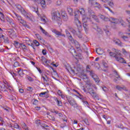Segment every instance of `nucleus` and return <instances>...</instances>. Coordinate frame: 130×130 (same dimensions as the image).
I'll return each mask as SVG.
<instances>
[{"instance_id": "nucleus-1", "label": "nucleus", "mask_w": 130, "mask_h": 130, "mask_svg": "<svg viewBox=\"0 0 130 130\" xmlns=\"http://www.w3.org/2000/svg\"><path fill=\"white\" fill-rule=\"evenodd\" d=\"M114 50H115L114 53L112 52H109L110 56L114 57L116 60L120 63H126L125 60L121 57L122 56V55L120 53V51L115 49H114Z\"/></svg>"}, {"instance_id": "nucleus-2", "label": "nucleus", "mask_w": 130, "mask_h": 130, "mask_svg": "<svg viewBox=\"0 0 130 130\" xmlns=\"http://www.w3.org/2000/svg\"><path fill=\"white\" fill-rule=\"evenodd\" d=\"M86 73L89 74V75L91 76V77L93 79L95 83L98 84V83L100 82V79H99V77L97 76V75L95 74L94 71L91 70V69H90V66L89 65H87L86 66Z\"/></svg>"}, {"instance_id": "nucleus-3", "label": "nucleus", "mask_w": 130, "mask_h": 130, "mask_svg": "<svg viewBox=\"0 0 130 130\" xmlns=\"http://www.w3.org/2000/svg\"><path fill=\"white\" fill-rule=\"evenodd\" d=\"M66 98L69 104H70L71 106H73L74 108H78V107H79L76 100H75V99H74L72 96H66Z\"/></svg>"}, {"instance_id": "nucleus-4", "label": "nucleus", "mask_w": 130, "mask_h": 130, "mask_svg": "<svg viewBox=\"0 0 130 130\" xmlns=\"http://www.w3.org/2000/svg\"><path fill=\"white\" fill-rule=\"evenodd\" d=\"M57 14L58 16H60V14L59 12H58V11H52L51 13L52 16V20L53 21H56L57 20V18L59 19V16H57Z\"/></svg>"}, {"instance_id": "nucleus-5", "label": "nucleus", "mask_w": 130, "mask_h": 130, "mask_svg": "<svg viewBox=\"0 0 130 130\" xmlns=\"http://www.w3.org/2000/svg\"><path fill=\"white\" fill-rule=\"evenodd\" d=\"M7 33L10 37H17L16 31L13 29H8Z\"/></svg>"}, {"instance_id": "nucleus-6", "label": "nucleus", "mask_w": 130, "mask_h": 130, "mask_svg": "<svg viewBox=\"0 0 130 130\" xmlns=\"http://www.w3.org/2000/svg\"><path fill=\"white\" fill-rule=\"evenodd\" d=\"M65 69H66V70H67L68 72H71L72 74H76V75L77 74H79V70L73 69V68L71 67H69V68H68V67H67V66H65Z\"/></svg>"}, {"instance_id": "nucleus-7", "label": "nucleus", "mask_w": 130, "mask_h": 130, "mask_svg": "<svg viewBox=\"0 0 130 130\" xmlns=\"http://www.w3.org/2000/svg\"><path fill=\"white\" fill-rule=\"evenodd\" d=\"M75 22H78V23H77V26L79 28V27L82 26V23H81V21L79 20V19L78 18V14H77L76 13H75Z\"/></svg>"}, {"instance_id": "nucleus-8", "label": "nucleus", "mask_w": 130, "mask_h": 130, "mask_svg": "<svg viewBox=\"0 0 130 130\" xmlns=\"http://www.w3.org/2000/svg\"><path fill=\"white\" fill-rule=\"evenodd\" d=\"M52 32L53 33H54L56 34V35H57L58 36H62L63 37H66V35L61 34L60 31L58 30H57L55 29H52Z\"/></svg>"}, {"instance_id": "nucleus-9", "label": "nucleus", "mask_w": 130, "mask_h": 130, "mask_svg": "<svg viewBox=\"0 0 130 130\" xmlns=\"http://www.w3.org/2000/svg\"><path fill=\"white\" fill-rule=\"evenodd\" d=\"M65 32L66 33V35L67 37H68L69 40L71 42H73L74 41V39L73 38V36L71 35V33L69 31H68V29L65 30Z\"/></svg>"}, {"instance_id": "nucleus-10", "label": "nucleus", "mask_w": 130, "mask_h": 130, "mask_svg": "<svg viewBox=\"0 0 130 130\" xmlns=\"http://www.w3.org/2000/svg\"><path fill=\"white\" fill-rule=\"evenodd\" d=\"M80 78L82 79L84 82H87V80H89L88 76L82 73H81Z\"/></svg>"}, {"instance_id": "nucleus-11", "label": "nucleus", "mask_w": 130, "mask_h": 130, "mask_svg": "<svg viewBox=\"0 0 130 130\" xmlns=\"http://www.w3.org/2000/svg\"><path fill=\"white\" fill-rule=\"evenodd\" d=\"M118 34L120 37H121V38H122V39H123L124 41H127V39H128V37H127V36H123V33L119 31L118 32Z\"/></svg>"}, {"instance_id": "nucleus-12", "label": "nucleus", "mask_w": 130, "mask_h": 130, "mask_svg": "<svg viewBox=\"0 0 130 130\" xmlns=\"http://www.w3.org/2000/svg\"><path fill=\"white\" fill-rule=\"evenodd\" d=\"M0 38H3V39H4L5 43L9 44V38L8 37L2 35Z\"/></svg>"}, {"instance_id": "nucleus-13", "label": "nucleus", "mask_w": 130, "mask_h": 130, "mask_svg": "<svg viewBox=\"0 0 130 130\" xmlns=\"http://www.w3.org/2000/svg\"><path fill=\"white\" fill-rule=\"evenodd\" d=\"M7 87H6V85H5V84H2L1 85H0V91H1V92H7Z\"/></svg>"}, {"instance_id": "nucleus-14", "label": "nucleus", "mask_w": 130, "mask_h": 130, "mask_svg": "<svg viewBox=\"0 0 130 130\" xmlns=\"http://www.w3.org/2000/svg\"><path fill=\"white\" fill-rule=\"evenodd\" d=\"M116 88L118 90V91H122L123 90L124 91H127V89H126V87L125 86H120L119 85H117L116 86Z\"/></svg>"}, {"instance_id": "nucleus-15", "label": "nucleus", "mask_w": 130, "mask_h": 130, "mask_svg": "<svg viewBox=\"0 0 130 130\" xmlns=\"http://www.w3.org/2000/svg\"><path fill=\"white\" fill-rule=\"evenodd\" d=\"M71 42L72 43H74L75 47L76 48H77V49H80V48H81V45H80V44H79V43L77 41L74 40V41Z\"/></svg>"}, {"instance_id": "nucleus-16", "label": "nucleus", "mask_w": 130, "mask_h": 130, "mask_svg": "<svg viewBox=\"0 0 130 130\" xmlns=\"http://www.w3.org/2000/svg\"><path fill=\"white\" fill-rule=\"evenodd\" d=\"M87 93H89L90 95H92L93 94V95H96V92H93L94 90H93V88L91 87L87 88Z\"/></svg>"}, {"instance_id": "nucleus-17", "label": "nucleus", "mask_w": 130, "mask_h": 130, "mask_svg": "<svg viewBox=\"0 0 130 130\" xmlns=\"http://www.w3.org/2000/svg\"><path fill=\"white\" fill-rule=\"evenodd\" d=\"M114 42H115V44H116L118 46H120V47L123 46V44L122 43V42H120V41L118 39L117 40L114 41Z\"/></svg>"}, {"instance_id": "nucleus-18", "label": "nucleus", "mask_w": 130, "mask_h": 130, "mask_svg": "<svg viewBox=\"0 0 130 130\" xmlns=\"http://www.w3.org/2000/svg\"><path fill=\"white\" fill-rule=\"evenodd\" d=\"M88 15L90 17L93 16L94 14H95V12H94V11H92V9H91V8H88Z\"/></svg>"}, {"instance_id": "nucleus-19", "label": "nucleus", "mask_w": 130, "mask_h": 130, "mask_svg": "<svg viewBox=\"0 0 130 130\" xmlns=\"http://www.w3.org/2000/svg\"><path fill=\"white\" fill-rule=\"evenodd\" d=\"M13 44L15 46V47H16V48H20V47H21V45L22 44H20L19 43V42H17L16 41H14Z\"/></svg>"}, {"instance_id": "nucleus-20", "label": "nucleus", "mask_w": 130, "mask_h": 130, "mask_svg": "<svg viewBox=\"0 0 130 130\" xmlns=\"http://www.w3.org/2000/svg\"><path fill=\"white\" fill-rule=\"evenodd\" d=\"M17 20L18 21V22H19L20 24H23V23H25V20L24 19H22V17H21V16L19 15V16H18L17 17Z\"/></svg>"}, {"instance_id": "nucleus-21", "label": "nucleus", "mask_w": 130, "mask_h": 130, "mask_svg": "<svg viewBox=\"0 0 130 130\" xmlns=\"http://www.w3.org/2000/svg\"><path fill=\"white\" fill-rule=\"evenodd\" d=\"M42 79H43L44 82H46V83H47V82L49 81V77H48L47 75H44V76H43V75H42Z\"/></svg>"}, {"instance_id": "nucleus-22", "label": "nucleus", "mask_w": 130, "mask_h": 130, "mask_svg": "<svg viewBox=\"0 0 130 130\" xmlns=\"http://www.w3.org/2000/svg\"><path fill=\"white\" fill-rule=\"evenodd\" d=\"M110 19L111 20V21H110L111 22H112L113 24H117V23H118V22L117 21V18H115L113 17H111L110 18Z\"/></svg>"}, {"instance_id": "nucleus-23", "label": "nucleus", "mask_w": 130, "mask_h": 130, "mask_svg": "<svg viewBox=\"0 0 130 130\" xmlns=\"http://www.w3.org/2000/svg\"><path fill=\"white\" fill-rule=\"evenodd\" d=\"M55 101L57 103L58 106H62V103L61 101L59 100V99H57V98H55Z\"/></svg>"}, {"instance_id": "nucleus-24", "label": "nucleus", "mask_w": 130, "mask_h": 130, "mask_svg": "<svg viewBox=\"0 0 130 130\" xmlns=\"http://www.w3.org/2000/svg\"><path fill=\"white\" fill-rule=\"evenodd\" d=\"M41 61H42L44 64V63H46L48 67L49 66V65L47 63V59H46L44 56L41 57Z\"/></svg>"}, {"instance_id": "nucleus-25", "label": "nucleus", "mask_w": 130, "mask_h": 130, "mask_svg": "<svg viewBox=\"0 0 130 130\" xmlns=\"http://www.w3.org/2000/svg\"><path fill=\"white\" fill-rule=\"evenodd\" d=\"M67 10H68V12L69 15H70V16H73V9L72 8H71L70 6H69L67 8Z\"/></svg>"}, {"instance_id": "nucleus-26", "label": "nucleus", "mask_w": 130, "mask_h": 130, "mask_svg": "<svg viewBox=\"0 0 130 130\" xmlns=\"http://www.w3.org/2000/svg\"><path fill=\"white\" fill-rule=\"evenodd\" d=\"M40 4L41 5L42 8V9H45V8H46V4L45 3V1L44 0H42L40 2Z\"/></svg>"}, {"instance_id": "nucleus-27", "label": "nucleus", "mask_w": 130, "mask_h": 130, "mask_svg": "<svg viewBox=\"0 0 130 130\" xmlns=\"http://www.w3.org/2000/svg\"><path fill=\"white\" fill-rule=\"evenodd\" d=\"M96 52L99 55H102L103 54V50L100 49V48L96 49Z\"/></svg>"}, {"instance_id": "nucleus-28", "label": "nucleus", "mask_w": 130, "mask_h": 130, "mask_svg": "<svg viewBox=\"0 0 130 130\" xmlns=\"http://www.w3.org/2000/svg\"><path fill=\"white\" fill-rule=\"evenodd\" d=\"M62 15V17L63 20H64V21H68V15H67V14L64 13H61Z\"/></svg>"}, {"instance_id": "nucleus-29", "label": "nucleus", "mask_w": 130, "mask_h": 130, "mask_svg": "<svg viewBox=\"0 0 130 130\" xmlns=\"http://www.w3.org/2000/svg\"><path fill=\"white\" fill-rule=\"evenodd\" d=\"M15 6L18 11H19V12H20L21 11H22V9H23V7H22V6H21V5L19 4H16Z\"/></svg>"}, {"instance_id": "nucleus-30", "label": "nucleus", "mask_w": 130, "mask_h": 130, "mask_svg": "<svg viewBox=\"0 0 130 130\" xmlns=\"http://www.w3.org/2000/svg\"><path fill=\"white\" fill-rule=\"evenodd\" d=\"M85 83H86L87 85H88V86H89V87H92V85L93 84V83H92V82H91V81H90V79H88L87 80H86V81H85Z\"/></svg>"}, {"instance_id": "nucleus-31", "label": "nucleus", "mask_w": 130, "mask_h": 130, "mask_svg": "<svg viewBox=\"0 0 130 130\" xmlns=\"http://www.w3.org/2000/svg\"><path fill=\"white\" fill-rule=\"evenodd\" d=\"M89 3L91 4V6L93 7L95 6V4L97 3V0H89Z\"/></svg>"}, {"instance_id": "nucleus-32", "label": "nucleus", "mask_w": 130, "mask_h": 130, "mask_svg": "<svg viewBox=\"0 0 130 130\" xmlns=\"http://www.w3.org/2000/svg\"><path fill=\"white\" fill-rule=\"evenodd\" d=\"M114 74L116 79H119V78H120L119 74H118V73L116 70L114 71Z\"/></svg>"}, {"instance_id": "nucleus-33", "label": "nucleus", "mask_w": 130, "mask_h": 130, "mask_svg": "<svg viewBox=\"0 0 130 130\" xmlns=\"http://www.w3.org/2000/svg\"><path fill=\"white\" fill-rule=\"evenodd\" d=\"M92 19H94V20H95V21H96V22H99V20L98 19V17H97V16H96V15L93 14V15H91V16Z\"/></svg>"}, {"instance_id": "nucleus-34", "label": "nucleus", "mask_w": 130, "mask_h": 130, "mask_svg": "<svg viewBox=\"0 0 130 130\" xmlns=\"http://www.w3.org/2000/svg\"><path fill=\"white\" fill-rule=\"evenodd\" d=\"M76 36H78L79 39H82V38H83V37H82V35L81 34V31H77L76 33Z\"/></svg>"}, {"instance_id": "nucleus-35", "label": "nucleus", "mask_w": 130, "mask_h": 130, "mask_svg": "<svg viewBox=\"0 0 130 130\" xmlns=\"http://www.w3.org/2000/svg\"><path fill=\"white\" fill-rule=\"evenodd\" d=\"M79 12L81 14V15L85 16V10L84 9V8H81V9H80Z\"/></svg>"}, {"instance_id": "nucleus-36", "label": "nucleus", "mask_w": 130, "mask_h": 130, "mask_svg": "<svg viewBox=\"0 0 130 130\" xmlns=\"http://www.w3.org/2000/svg\"><path fill=\"white\" fill-rule=\"evenodd\" d=\"M83 25L85 30L88 31V30H89V26H88V24H87V23H83Z\"/></svg>"}, {"instance_id": "nucleus-37", "label": "nucleus", "mask_w": 130, "mask_h": 130, "mask_svg": "<svg viewBox=\"0 0 130 130\" xmlns=\"http://www.w3.org/2000/svg\"><path fill=\"white\" fill-rule=\"evenodd\" d=\"M112 0H109V1L107 2V3H108V5L110 7H111L112 8L114 6V3L113 2H111Z\"/></svg>"}, {"instance_id": "nucleus-38", "label": "nucleus", "mask_w": 130, "mask_h": 130, "mask_svg": "<svg viewBox=\"0 0 130 130\" xmlns=\"http://www.w3.org/2000/svg\"><path fill=\"white\" fill-rule=\"evenodd\" d=\"M42 33H43V34H45V35H46V36H48V37H51V36L48 34V32H47L46 31H45V30H42Z\"/></svg>"}, {"instance_id": "nucleus-39", "label": "nucleus", "mask_w": 130, "mask_h": 130, "mask_svg": "<svg viewBox=\"0 0 130 130\" xmlns=\"http://www.w3.org/2000/svg\"><path fill=\"white\" fill-rule=\"evenodd\" d=\"M22 26H24V27H25L26 28H27L28 29H30V26L27 24V22L26 21L25 22H23V23L22 24Z\"/></svg>"}, {"instance_id": "nucleus-40", "label": "nucleus", "mask_w": 130, "mask_h": 130, "mask_svg": "<svg viewBox=\"0 0 130 130\" xmlns=\"http://www.w3.org/2000/svg\"><path fill=\"white\" fill-rule=\"evenodd\" d=\"M22 128H24V129L29 130V129L28 128V127H27V125H26L25 123H23L22 124Z\"/></svg>"}, {"instance_id": "nucleus-41", "label": "nucleus", "mask_w": 130, "mask_h": 130, "mask_svg": "<svg viewBox=\"0 0 130 130\" xmlns=\"http://www.w3.org/2000/svg\"><path fill=\"white\" fill-rule=\"evenodd\" d=\"M93 7H94V8H98L99 9H101V5H100V4L98 3V2H96Z\"/></svg>"}, {"instance_id": "nucleus-42", "label": "nucleus", "mask_w": 130, "mask_h": 130, "mask_svg": "<svg viewBox=\"0 0 130 130\" xmlns=\"http://www.w3.org/2000/svg\"><path fill=\"white\" fill-rule=\"evenodd\" d=\"M20 12L21 13V14H22V15H24V16H26V15H27V14H28L26 12V11H25L24 8L22 9V10L20 11Z\"/></svg>"}, {"instance_id": "nucleus-43", "label": "nucleus", "mask_w": 130, "mask_h": 130, "mask_svg": "<svg viewBox=\"0 0 130 130\" xmlns=\"http://www.w3.org/2000/svg\"><path fill=\"white\" fill-rule=\"evenodd\" d=\"M9 23L10 24H11V25H12V27H13L14 28L16 27V24H15V23H14V22L13 21V20L10 19Z\"/></svg>"}, {"instance_id": "nucleus-44", "label": "nucleus", "mask_w": 130, "mask_h": 130, "mask_svg": "<svg viewBox=\"0 0 130 130\" xmlns=\"http://www.w3.org/2000/svg\"><path fill=\"white\" fill-rule=\"evenodd\" d=\"M18 73L20 76H22V75H24V73H23V70L21 69H19V70L18 71Z\"/></svg>"}, {"instance_id": "nucleus-45", "label": "nucleus", "mask_w": 130, "mask_h": 130, "mask_svg": "<svg viewBox=\"0 0 130 130\" xmlns=\"http://www.w3.org/2000/svg\"><path fill=\"white\" fill-rule=\"evenodd\" d=\"M33 43L35 44L36 46H39L40 45L39 42H38V41L36 40H34L33 41Z\"/></svg>"}, {"instance_id": "nucleus-46", "label": "nucleus", "mask_w": 130, "mask_h": 130, "mask_svg": "<svg viewBox=\"0 0 130 130\" xmlns=\"http://www.w3.org/2000/svg\"><path fill=\"white\" fill-rule=\"evenodd\" d=\"M70 31L71 32H72V33H73V34H74V35H77V33H78V32H77L75 29H73V28H71L70 29Z\"/></svg>"}, {"instance_id": "nucleus-47", "label": "nucleus", "mask_w": 130, "mask_h": 130, "mask_svg": "<svg viewBox=\"0 0 130 130\" xmlns=\"http://www.w3.org/2000/svg\"><path fill=\"white\" fill-rule=\"evenodd\" d=\"M20 46L22 48L23 50H27V47L26 46V45L23 44H21Z\"/></svg>"}, {"instance_id": "nucleus-48", "label": "nucleus", "mask_w": 130, "mask_h": 130, "mask_svg": "<svg viewBox=\"0 0 130 130\" xmlns=\"http://www.w3.org/2000/svg\"><path fill=\"white\" fill-rule=\"evenodd\" d=\"M35 35H36L37 38H38V39H39V40H42V37H41V36H40V35H39V34H36Z\"/></svg>"}, {"instance_id": "nucleus-49", "label": "nucleus", "mask_w": 130, "mask_h": 130, "mask_svg": "<svg viewBox=\"0 0 130 130\" xmlns=\"http://www.w3.org/2000/svg\"><path fill=\"white\" fill-rule=\"evenodd\" d=\"M47 49H48V50H49V51H50L51 53H52L54 51L53 49H52V48H51V47L50 46L47 47Z\"/></svg>"}, {"instance_id": "nucleus-50", "label": "nucleus", "mask_w": 130, "mask_h": 130, "mask_svg": "<svg viewBox=\"0 0 130 130\" xmlns=\"http://www.w3.org/2000/svg\"><path fill=\"white\" fill-rule=\"evenodd\" d=\"M87 19H90V18H87V17L83 18L82 22H83V24H86L87 23Z\"/></svg>"}, {"instance_id": "nucleus-51", "label": "nucleus", "mask_w": 130, "mask_h": 130, "mask_svg": "<svg viewBox=\"0 0 130 130\" xmlns=\"http://www.w3.org/2000/svg\"><path fill=\"white\" fill-rule=\"evenodd\" d=\"M84 122H85V124H86L87 125H89L90 124V123H89V121L88 120V119H84Z\"/></svg>"}, {"instance_id": "nucleus-52", "label": "nucleus", "mask_w": 130, "mask_h": 130, "mask_svg": "<svg viewBox=\"0 0 130 130\" xmlns=\"http://www.w3.org/2000/svg\"><path fill=\"white\" fill-rule=\"evenodd\" d=\"M102 88L104 92H107V91H108V88H107L106 86H102Z\"/></svg>"}, {"instance_id": "nucleus-53", "label": "nucleus", "mask_w": 130, "mask_h": 130, "mask_svg": "<svg viewBox=\"0 0 130 130\" xmlns=\"http://www.w3.org/2000/svg\"><path fill=\"white\" fill-rule=\"evenodd\" d=\"M19 62H15L14 64H13V66L14 67V68H17V67H19Z\"/></svg>"}, {"instance_id": "nucleus-54", "label": "nucleus", "mask_w": 130, "mask_h": 130, "mask_svg": "<svg viewBox=\"0 0 130 130\" xmlns=\"http://www.w3.org/2000/svg\"><path fill=\"white\" fill-rule=\"evenodd\" d=\"M104 21H106V22H108V21H109L110 22H111V19H110V18L106 16L105 17V19H104Z\"/></svg>"}, {"instance_id": "nucleus-55", "label": "nucleus", "mask_w": 130, "mask_h": 130, "mask_svg": "<svg viewBox=\"0 0 130 130\" xmlns=\"http://www.w3.org/2000/svg\"><path fill=\"white\" fill-rule=\"evenodd\" d=\"M104 8H105L106 9H108V10H109V11H110V12H111V13H112V12H112V10H111V9L109 7L106 6V5L104 4Z\"/></svg>"}, {"instance_id": "nucleus-56", "label": "nucleus", "mask_w": 130, "mask_h": 130, "mask_svg": "<svg viewBox=\"0 0 130 130\" xmlns=\"http://www.w3.org/2000/svg\"><path fill=\"white\" fill-rule=\"evenodd\" d=\"M26 90L27 91H29V92H32L33 91V88L31 87H28L26 88Z\"/></svg>"}, {"instance_id": "nucleus-57", "label": "nucleus", "mask_w": 130, "mask_h": 130, "mask_svg": "<svg viewBox=\"0 0 130 130\" xmlns=\"http://www.w3.org/2000/svg\"><path fill=\"white\" fill-rule=\"evenodd\" d=\"M27 79L28 80V81H29L30 82H33V81H34V79H33V78L30 77V76H28L27 77Z\"/></svg>"}, {"instance_id": "nucleus-58", "label": "nucleus", "mask_w": 130, "mask_h": 130, "mask_svg": "<svg viewBox=\"0 0 130 130\" xmlns=\"http://www.w3.org/2000/svg\"><path fill=\"white\" fill-rule=\"evenodd\" d=\"M99 26H97V24L95 23H92V27L94 29V30H96V28H98Z\"/></svg>"}, {"instance_id": "nucleus-59", "label": "nucleus", "mask_w": 130, "mask_h": 130, "mask_svg": "<svg viewBox=\"0 0 130 130\" xmlns=\"http://www.w3.org/2000/svg\"><path fill=\"white\" fill-rule=\"evenodd\" d=\"M33 104L34 105H37L38 104V101L37 100L34 99Z\"/></svg>"}, {"instance_id": "nucleus-60", "label": "nucleus", "mask_w": 130, "mask_h": 130, "mask_svg": "<svg viewBox=\"0 0 130 130\" xmlns=\"http://www.w3.org/2000/svg\"><path fill=\"white\" fill-rule=\"evenodd\" d=\"M14 128H19V124L15 123L14 124Z\"/></svg>"}, {"instance_id": "nucleus-61", "label": "nucleus", "mask_w": 130, "mask_h": 130, "mask_svg": "<svg viewBox=\"0 0 130 130\" xmlns=\"http://www.w3.org/2000/svg\"><path fill=\"white\" fill-rule=\"evenodd\" d=\"M103 65L104 67V68H108V65L105 62H103Z\"/></svg>"}, {"instance_id": "nucleus-62", "label": "nucleus", "mask_w": 130, "mask_h": 130, "mask_svg": "<svg viewBox=\"0 0 130 130\" xmlns=\"http://www.w3.org/2000/svg\"><path fill=\"white\" fill-rule=\"evenodd\" d=\"M57 6H60L61 5V1L59 0L56 2Z\"/></svg>"}, {"instance_id": "nucleus-63", "label": "nucleus", "mask_w": 130, "mask_h": 130, "mask_svg": "<svg viewBox=\"0 0 130 130\" xmlns=\"http://www.w3.org/2000/svg\"><path fill=\"white\" fill-rule=\"evenodd\" d=\"M97 32H98L99 33H100V32L102 31L101 28H100L99 26L96 28V29Z\"/></svg>"}, {"instance_id": "nucleus-64", "label": "nucleus", "mask_w": 130, "mask_h": 130, "mask_svg": "<svg viewBox=\"0 0 130 130\" xmlns=\"http://www.w3.org/2000/svg\"><path fill=\"white\" fill-rule=\"evenodd\" d=\"M122 52L123 54L127 53V52H126V50H125L124 48L122 49Z\"/></svg>"}]
</instances>
